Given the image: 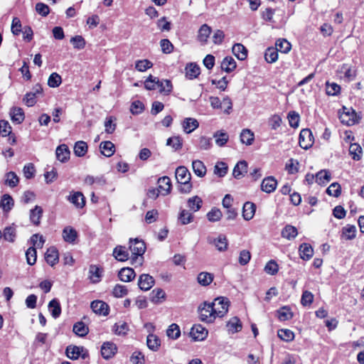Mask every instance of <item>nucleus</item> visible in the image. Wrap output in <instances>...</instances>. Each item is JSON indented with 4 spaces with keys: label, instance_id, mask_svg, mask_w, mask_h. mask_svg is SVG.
Masks as SVG:
<instances>
[{
    "label": "nucleus",
    "instance_id": "f257e3e1",
    "mask_svg": "<svg viewBox=\"0 0 364 364\" xmlns=\"http://www.w3.org/2000/svg\"><path fill=\"white\" fill-rule=\"evenodd\" d=\"M131 252V263L135 267H139L143 264V255L146 250V245L144 241L137 238L129 240V247Z\"/></svg>",
    "mask_w": 364,
    "mask_h": 364
},
{
    "label": "nucleus",
    "instance_id": "f03ea898",
    "mask_svg": "<svg viewBox=\"0 0 364 364\" xmlns=\"http://www.w3.org/2000/svg\"><path fill=\"white\" fill-rule=\"evenodd\" d=\"M210 304L216 318L223 317L228 311L230 301L227 298L218 297Z\"/></svg>",
    "mask_w": 364,
    "mask_h": 364
},
{
    "label": "nucleus",
    "instance_id": "7ed1b4c3",
    "mask_svg": "<svg viewBox=\"0 0 364 364\" xmlns=\"http://www.w3.org/2000/svg\"><path fill=\"white\" fill-rule=\"evenodd\" d=\"M65 354L71 360H77L79 358L86 359L89 357L88 350L85 348L74 345H70L66 348Z\"/></svg>",
    "mask_w": 364,
    "mask_h": 364
},
{
    "label": "nucleus",
    "instance_id": "20e7f679",
    "mask_svg": "<svg viewBox=\"0 0 364 364\" xmlns=\"http://www.w3.org/2000/svg\"><path fill=\"white\" fill-rule=\"evenodd\" d=\"M343 109L346 111H344L340 115V119L343 124H346L348 126H352L358 123L360 117L358 116L357 113L353 109H348L346 107Z\"/></svg>",
    "mask_w": 364,
    "mask_h": 364
},
{
    "label": "nucleus",
    "instance_id": "39448f33",
    "mask_svg": "<svg viewBox=\"0 0 364 364\" xmlns=\"http://www.w3.org/2000/svg\"><path fill=\"white\" fill-rule=\"evenodd\" d=\"M299 144L301 148L308 149L314 144V136L309 129H304L301 131L299 139Z\"/></svg>",
    "mask_w": 364,
    "mask_h": 364
},
{
    "label": "nucleus",
    "instance_id": "423d86ee",
    "mask_svg": "<svg viewBox=\"0 0 364 364\" xmlns=\"http://www.w3.org/2000/svg\"><path fill=\"white\" fill-rule=\"evenodd\" d=\"M200 318L206 323H212L216 318L210 303H204L202 307L199 308Z\"/></svg>",
    "mask_w": 364,
    "mask_h": 364
},
{
    "label": "nucleus",
    "instance_id": "0eeeda50",
    "mask_svg": "<svg viewBox=\"0 0 364 364\" xmlns=\"http://www.w3.org/2000/svg\"><path fill=\"white\" fill-rule=\"evenodd\" d=\"M190 336L194 341H203L208 336V331L200 324H195L191 329Z\"/></svg>",
    "mask_w": 364,
    "mask_h": 364
},
{
    "label": "nucleus",
    "instance_id": "6e6552de",
    "mask_svg": "<svg viewBox=\"0 0 364 364\" xmlns=\"http://www.w3.org/2000/svg\"><path fill=\"white\" fill-rule=\"evenodd\" d=\"M117 351V346L112 342H105L101 347L102 356L106 360L112 358Z\"/></svg>",
    "mask_w": 364,
    "mask_h": 364
},
{
    "label": "nucleus",
    "instance_id": "1a4fd4ad",
    "mask_svg": "<svg viewBox=\"0 0 364 364\" xmlns=\"http://www.w3.org/2000/svg\"><path fill=\"white\" fill-rule=\"evenodd\" d=\"M90 307L96 314L107 316L109 314V306L102 301L95 300L92 301Z\"/></svg>",
    "mask_w": 364,
    "mask_h": 364
},
{
    "label": "nucleus",
    "instance_id": "9d476101",
    "mask_svg": "<svg viewBox=\"0 0 364 364\" xmlns=\"http://www.w3.org/2000/svg\"><path fill=\"white\" fill-rule=\"evenodd\" d=\"M277 186V181L273 176L264 178L261 183V189L262 191L270 193L274 192Z\"/></svg>",
    "mask_w": 364,
    "mask_h": 364
},
{
    "label": "nucleus",
    "instance_id": "9b49d317",
    "mask_svg": "<svg viewBox=\"0 0 364 364\" xmlns=\"http://www.w3.org/2000/svg\"><path fill=\"white\" fill-rule=\"evenodd\" d=\"M154 285V278L147 274L140 275L138 280V286L143 291L149 290Z\"/></svg>",
    "mask_w": 364,
    "mask_h": 364
},
{
    "label": "nucleus",
    "instance_id": "f8f14e48",
    "mask_svg": "<svg viewBox=\"0 0 364 364\" xmlns=\"http://www.w3.org/2000/svg\"><path fill=\"white\" fill-rule=\"evenodd\" d=\"M43 213V208L39 205H36L29 213L31 223L36 226H38L41 223Z\"/></svg>",
    "mask_w": 364,
    "mask_h": 364
},
{
    "label": "nucleus",
    "instance_id": "ddd939ff",
    "mask_svg": "<svg viewBox=\"0 0 364 364\" xmlns=\"http://www.w3.org/2000/svg\"><path fill=\"white\" fill-rule=\"evenodd\" d=\"M158 188L161 191V195L166 196L171 190V179L168 176H163L158 179Z\"/></svg>",
    "mask_w": 364,
    "mask_h": 364
},
{
    "label": "nucleus",
    "instance_id": "4468645a",
    "mask_svg": "<svg viewBox=\"0 0 364 364\" xmlns=\"http://www.w3.org/2000/svg\"><path fill=\"white\" fill-rule=\"evenodd\" d=\"M68 200L77 208H82L85 205V198L83 194L79 191L70 194Z\"/></svg>",
    "mask_w": 364,
    "mask_h": 364
},
{
    "label": "nucleus",
    "instance_id": "2eb2a0df",
    "mask_svg": "<svg viewBox=\"0 0 364 364\" xmlns=\"http://www.w3.org/2000/svg\"><path fill=\"white\" fill-rule=\"evenodd\" d=\"M176 178L178 183L191 181V173L185 166H179L176 170Z\"/></svg>",
    "mask_w": 364,
    "mask_h": 364
},
{
    "label": "nucleus",
    "instance_id": "dca6fc26",
    "mask_svg": "<svg viewBox=\"0 0 364 364\" xmlns=\"http://www.w3.org/2000/svg\"><path fill=\"white\" fill-rule=\"evenodd\" d=\"M118 277L122 282H129L135 278L136 274L132 268L124 267L119 271Z\"/></svg>",
    "mask_w": 364,
    "mask_h": 364
},
{
    "label": "nucleus",
    "instance_id": "f3484780",
    "mask_svg": "<svg viewBox=\"0 0 364 364\" xmlns=\"http://www.w3.org/2000/svg\"><path fill=\"white\" fill-rule=\"evenodd\" d=\"M211 33V28L207 24H203L198 32L197 39L201 45H205Z\"/></svg>",
    "mask_w": 364,
    "mask_h": 364
},
{
    "label": "nucleus",
    "instance_id": "a211bd4d",
    "mask_svg": "<svg viewBox=\"0 0 364 364\" xmlns=\"http://www.w3.org/2000/svg\"><path fill=\"white\" fill-rule=\"evenodd\" d=\"M62 236L65 242L73 244L75 243L78 235L73 228L67 226L63 229Z\"/></svg>",
    "mask_w": 364,
    "mask_h": 364
},
{
    "label": "nucleus",
    "instance_id": "6ab92c4d",
    "mask_svg": "<svg viewBox=\"0 0 364 364\" xmlns=\"http://www.w3.org/2000/svg\"><path fill=\"white\" fill-rule=\"evenodd\" d=\"M299 252L301 259L308 261L314 255V250L311 245L308 243H302L299 247Z\"/></svg>",
    "mask_w": 364,
    "mask_h": 364
},
{
    "label": "nucleus",
    "instance_id": "aec40b11",
    "mask_svg": "<svg viewBox=\"0 0 364 364\" xmlns=\"http://www.w3.org/2000/svg\"><path fill=\"white\" fill-rule=\"evenodd\" d=\"M70 150L66 144H60L55 151L56 158L60 162H65L70 158Z\"/></svg>",
    "mask_w": 364,
    "mask_h": 364
},
{
    "label": "nucleus",
    "instance_id": "412c9836",
    "mask_svg": "<svg viewBox=\"0 0 364 364\" xmlns=\"http://www.w3.org/2000/svg\"><path fill=\"white\" fill-rule=\"evenodd\" d=\"M9 114L13 122L21 124L23 122L25 115L21 107H13L11 108Z\"/></svg>",
    "mask_w": 364,
    "mask_h": 364
},
{
    "label": "nucleus",
    "instance_id": "4be33fe9",
    "mask_svg": "<svg viewBox=\"0 0 364 364\" xmlns=\"http://www.w3.org/2000/svg\"><path fill=\"white\" fill-rule=\"evenodd\" d=\"M199 126L197 119L191 117L185 118L182 122V127L184 132L190 134L196 129Z\"/></svg>",
    "mask_w": 364,
    "mask_h": 364
},
{
    "label": "nucleus",
    "instance_id": "5701e85b",
    "mask_svg": "<svg viewBox=\"0 0 364 364\" xmlns=\"http://www.w3.org/2000/svg\"><path fill=\"white\" fill-rule=\"evenodd\" d=\"M247 172V163L245 161H239L233 168L232 175L235 178H242Z\"/></svg>",
    "mask_w": 364,
    "mask_h": 364
},
{
    "label": "nucleus",
    "instance_id": "b1692460",
    "mask_svg": "<svg viewBox=\"0 0 364 364\" xmlns=\"http://www.w3.org/2000/svg\"><path fill=\"white\" fill-rule=\"evenodd\" d=\"M46 261L50 266H54L59 259L58 252L55 247H51L48 248L45 254Z\"/></svg>",
    "mask_w": 364,
    "mask_h": 364
},
{
    "label": "nucleus",
    "instance_id": "393cba45",
    "mask_svg": "<svg viewBox=\"0 0 364 364\" xmlns=\"http://www.w3.org/2000/svg\"><path fill=\"white\" fill-rule=\"evenodd\" d=\"M186 77L189 80L196 78L200 73V67L193 63H191L186 66Z\"/></svg>",
    "mask_w": 364,
    "mask_h": 364
},
{
    "label": "nucleus",
    "instance_id": "a878e982",
    "mask_svg": "<svg viewBox=\"0 0 364 364\" xmlns=\"http://www.w3.org/2000/svg\"><path fill=\"white\" fill-rule=\"evenodd\" d=\"M210 243L215 245L218 250L222 252L225 251L228 248V240L225 235H220L217 238L214 240L208 239Z\"/></svg>",
    "mask_w": 364,
    "mask_h": 364
},
{
    "label": "nucleus",
    "instance_id": "bb28decb",
    "mask_svg": "<svg viewBox=\"0 0 364 364\" xmlns=\"http://www.w3.org/2000/svg\"><path fill=\"white\" fill-rule=\"evenodd\" d=\"M220 67L223 70L229 73L232 72L236 68L237 63L232 57L226 56L221 62Z\"/></svg>",
    "mask_w": 364,
    "mask_h": 364
},
{
    "label": "nucleus",
    "instance_id": "cd10ccee",
    "mask_svg": "<svg viewBox=\"0 0 364 364\" xmlns=\"http://www.w3.org/2000/svg\"><path fill=\"white\" fill-rule=\"evenodd\" d=\"M256 205L251 202H246L242 208V217L245 220H251L255 213Z\"/></svg>",
    "mask_w": 364,
    "mask_h": 364
},
{
    "label": "nucleus",
    "instance_id": "c85d7f7f",
    "mask_svg": "<svg viewBox=\"0 0 364 364\" xmlns=\"http://www.w3.org/2000/svg\"><path fill=\"white\" fill-rule=\"evenodd\" d=\"M113 256L120 262H125L129 259V252L124 246L118 245L113 250Z\"/></svg>",
    "mask_w": 364,
    "mask_h": 364
},
{
    "label": "nucleus",
    "instance_id": "c756f323",
    "mask_svg": "<svg viewBox=\"0 0 364 364\" xmlns=\"http://www.w3.org/2000/svg\"><path fill=\"white\" fill-rule=\"evenodd\" d=\"M232 53L240 60H244L247 56V48L241 43H235L232 48Z\"/></svg>",
    "mask_w": 364,
    "mask_h": 364
},
{
    "label": "nucleus",
    "instance_id": "7c9ffc66",
    "mask_svg": "<svg viewBox=\"0 0 364 364\" xmlns=\"http://www.w3.org/2000/svg\"><path fill=\"white\" fill-rule=\"evenodd\" d=\"M227 328L230 333H235L242 330V326L237 317L231 318L227 323Z\"/></svg>",
    "mask_w": 364,
    "mask_h": 364
},
{
    "label": "nucleus",
    "instance_id": "2f4dec72",
    "mask_svg": "<svg viewBox=\"0 0 364 364\" xmlns=\"http://www.w3.org/2000/svg\"><path fill=\"white\" fill-rule=\"evenodd\" d=\"M356 228L353 225H347L342 228L341 238L346 240H351L355 237Z\"/></svg>",
    "mask_w": 364,
    "mask_h": 364
},
{
    "label": "nucleus",
    "instance_id": "473e14b6",
    "mask_svg": "<svg viewBox=\"0 0 364 364\" xmlns=\"http://www.w3.org/2000/svg\"><path fill=\"white\" fill-rule=\"evenodd\" d=\"M100 148L101 153L107 157L112 156L115 152V146L110 141L101 142Z\"/></svg>",
    "mask_w": 364,
    "mask_h": 364
},
{
    "label": "nucleus",
    "instance_id": "72a5a7b5",
    "mask_svg": "<svg viewBox=\"0 0 364 364\" xmlns=\"http://www.w3.org/2000/svg\"><path fill=\"white\" fill-rule=\"evenodd\" d=\"M213 138L218 146H223L229 140V135L224 130H219L214 133Z\"/></svg>",
    "mask_w": 364,
    "mask_h": 364
},
{
    "label": "nucleus",
    "instance_id": "f704fd0d",
    "mask_svg": "<svg viewBox=\"0 0 364 364\" xmlns=\"http://www.w3.org/2000/svg\"><path fill=\"white\" fill-rule=\"evenodd\" d=\"M240 141L247 146L252 145L255 140V134L249 129H244L240 133Z\"/></svg>",
    "mask_w": 364,
    "mask_h": 364
},
{
    "label": "nucleus",
    "instance_id": "c9c22d12",
    "mask_svg": "<svg viewBox=\"0 0 364 364\" xmlns=\"http://www.w3.org/2000/svg\"><path fill=\"white\" fill-rule=\"evenodd\" d=\"M214 279V275L212 273L207 272H202L198 274L197 277L198 282L203 287L210 284Z\"/></svg>",
    "mask_w": 364,
    "mask_h": 364
},
{
    "label": "nucleus",
    "instance_id": "e433bc0d",
    "mask_svg": "<svg viewBox=\"0 0 364 364\" xmlns=\"http://www.w3.org/2000/svg\"><path fill=\"white\" fill-rule=\"evenodd\" d=\"M146 345L152 351H157L161 346L159 338L154 334H149L146 338Z\"/></svg>",
    "mask_w": 364,
    "mask_h": 364
},
{
    "label": "nucleus",
    "instance_id": "4c0bfd02",
    "mask_svg": "<svg viewBox=\"0 0 364 364\" xmlns=\"http://www.w3.org/2000/svg\"><path fill=\"white\" fill-rule=\"evenodd\" d=\"M202 204L203 200L198 196L191 197L188 198V200H187L188 208L190 209V210H192L193 212L198 211L202 207Z\"/></svg>",
    "mask_w": 364,
    "mask_h": 364
},
{
    "label": "nucleus",
    "instance_id": "58836bf2",
    "mask_svg": "<svg viewBox=\"0 0 364 364\" xmlns=\"http://www.w3.org/2000/svg\"><path fill=\"white\" fill-rule=\"evenodd\" d=\"M331 179V173L326 169L318 171L316 174V182L319 185H325Z\"/></svg>",
    "mask_w": 364,
    "mask_h": 364
},
{
    "label": "nucleus",
    "instance_id": "ea45409f",
    "mask_svg": "<svg viewBox=\"0 0 364 364\" xmlns=\"http://www.w3.org/2000/svg\"><path fill=\"white\" fill-rule=\"evenodd\" d=\"M73 332L80 337H84L89 333V328L82 321H78L73 325Z\"/></svg>",
    "mask_w": 364,
    "mask_h": 364
},
{
    "label": "nucleus",
    "instance_id": "a19ab883",
    "mask_svg": "<svg viewBox=\"0 0 364 364\" xmlns=\"http://www.w3.org/2000/svg\"><path fill=\"white\" fill-rule=\"evenodd\" d=\"M297 235V229L290 225H286L282 231V236L289 240L294 239Z\"/></svg>",
    "mask_w": 364,
    "mask_h": 364
},
{
    "label": "nucleus",
    "instance_id": "79ce46f5",
    "mask_svg": "<svg viewBox=\"0 0 364 364\" xmlns=\"http://www.w3.org/2000/svg\"><path fill=\"white\" fill-rule=\"evenodd\" d=\"M192 168L195 174L199 177H203L206 173V167L200 160H195L193 161Z\"/></svg>",
    "mask_w": 364,
    "mask_h": 364
},
{
    "label": "nucleus",
    "instance_id": "37998d69",
    "mask_svg": "<svg viewBox=\"0 0 364 364\" xmlns=\"http://www.w3.org/2000/svg\"><path fill=\"white\" fill-rule=\"evenodd\" d=\"M14 205V200L11 196L9 194H4L1 199L0 201V208H1L4 211L9 212L11 210Z\"/></svg>",
    "mask_w": 364,
    "mask_h": 364
},
{
    "label": "nucleus",
    "instance_id": "c03bdc74",
    "mask_svg": "<svg viewBox=\"0 0 364 364\" xmlns=\"http://www.w3.org/2000/svg\"><path fill=\"white\" fill-rule=\"evenodd\" d=\"M84 182L86 185L88 186L96 184L97 186H102L106 183V179L103 176L96 177L92 176H87L84 179Z\"/></svg>",
    "mask_w": 364,
    "mask_h": 364
},
{
    "label": "nucleus",
    "instance_id": "a18cd8bd",
    "mask_svg": "<svg viewBox=\"0 0 364 364\" xmlns=\"http://www.w3.org/2000/svg\"><path fill=\"white\" fill-rule=\"evenodd\" d=\"M275 48L277 51L283 53H287L291 48V43L284 38L278 39L275 43Z\"/></svg>",
    "mask_w": 364,
    "mask_h": 364
},
{
    "label": "nucleus",
    "instance_id": "49530a36",
    "mask_svg": "<svg viewBox=\"0 0 364 364\" xmlns=\"http://www.w3.org/2000/svg\"><path fill=\"white\" fill-rule=\"evenodd\" d=\"M48 309L54 318L60 316L61 314V307L59 301L57 299H54L49 302Z\"/></svg>",
    "mask_w": 364,
    "mask_h": 364
},
{
    "label": "nucleus",
    "instance_id": "de8ad7c7",
    "mask_svg": "<svg viewBox=\"0 0 364 364\" xmlns=\"http://www.w3.org/2000/svg\"><path fill=\"white\" fill-rule=\"evenodd\" d=\"M87 144L83 141H78L74 146V154L79 157L84 156L87 152Z\"/></svg>",
    "mask_w": 364,
    "mask_h": 364
},
{
    "label": "nucleus",
    "instance_id": "09e8293b",
    "mask_svg": "<svg viewBox=\"0 0 364 364\" xmlns=\"http://www.w3.org/2000/svg\"><path fill=\"white\" fill-rule=\"evenodd\" d=\"M265 60L268 63H275L278 59V51L274 47L267 48L264 53Z\"/></svg>",
    "mask_w": 364,
    "mask_h": 364
},
{
    "label": "nucleus",
    "instance_id": "8fccbe9b",
    "mask_svg": "<svg viewBox=\"0 0 364 364\" xmlns=\"http://www.w3.org/2000/svg\"><path fill=\"white\" fill-rule=\"evenodd\" d=\"M278 318L282 321L289 320L292 318L293 314L288 306H283L277 311Z\"/></svg>",
    "mask_w": 364,
    "mask_h": 364
},
{
    "label": "nucleus",
    "instance_id": "3c124183",
    "mask_svg": "<svg viewBox=\"0 0 364 364\" xmlns=\"http://www.w3.org/2000/svg\"><path fill=\"white\" fill-rule=\"evenodd\" d=\"M157 87L159 88V92L164 95H169L172 91V83L169 80H159Z\"/></svg>",
    "mask_w": 364,
    "mask_h": 364
},
{
    "label": "nucleus",
    "instance_id": "603ef678",
    "mask_svg": "<svg viewBox=\"0 0 364 364\" xmlns=\"http://www.w3.org/2000/svg\"><path fill=\"white\" fill-rule=\"evenodd\" d=\"M100 269L96 265H91L89 269L90 279L92 283H97L102 277Z\"/></svg>",
    "mask_w": 364,
    "mask_h": 364
},
{
    "label": "nucleus",
    "instance_id": "864d4df0",
    "mask_svg": "<svg viewBox=\"0 0 364 364\" xmlns=\"http://www.w3.org/2000/svg\"><path fill=\"white\" fill-rule=\"evenodd\" d=\"M166 294L161 289H155L151 293V300L154 304H159L165 299Z\"/></svg>",
    "mask_w": 364,
    "mask_h": 364
},
{
    "label": "nucleus",
    "instance_id": "5fc2aeb1",
    "mask_svg": "<svg viewBox=\"0 0 364 364\" xmlns=\"http://www.w3.org/2000/svg\"><path fill=\"white\" fill-rule=\"evenodd\" d=\"M166 335L169 338L173 340H176L181 336V330L178 324L172 323L171 324L167 331Z\"/></svg>",
    "mask_w": 364,
    "mask_h": 364
},
{
    "label": "nucleus",
    "instance_id": "6e6d98bb",
    "mask_svg": "<svg viewBox=\"0 0 364 364\" xmlns=\"http://www.w3.org/2000/svg\"><path fill=\"white\" fill-rule=\"evenodd\" d=\"M178 218L182 225H187L193 222V215L188 210L183 209L180 211Z\"/></svg>",
    "mask_w": 364,
    "mask_h": 364
},
{
    "label": "nucleus",
    "instance_id": "4d7b16f0",
    "mask_svg": "<svg viewBox=\"0 0 364 364\" xmlns=\"http://www.w3.org/2000/svg\"><path fill=\"white\" fill-rule=\"evenodd\" d=\"M278 337L284 341L290 342L294 338V333L289 329H280L277 331Z\"/></svg>",
    "mask_w": 364,
    "mask_h": 364
},
{
    "label": "nucleus",
    "instance_id": "13d9d810",
    "mask_svg": "<svg viewBox=\"0 0 364 364\" xmlns=\"http://www.w3.org/2000/svg\"><path fill=\"white\" fill-rule=\"evenodd\" d=\"M349 154L352 156L353 159L358 161L361 158L362 148L358 144H351L349 147Z\"/></svg>",
    "mask_w": 364,
    "mask_h": 364
},
{
    "label": "nucleus",
    "instance_id": "bf43d9fd",
    "mask_svg": "<svg viewBox=\"0 0 364 364\" xmlns=\"http://www.w3.org/2000/svg\"><path fill=\"white\" fill-rule=\"evenodd\" d=\"M2 234L5 240L9 242H14L16 236V231L14 227L9 226L4 228Z\"/></svg>",
    "mask_w": 364,
    "mask_h": 364
},
{
    "label": "nucleus",
    "instance_id": "052dcab7",
    "mask_svg": "<svg viewBox=\"0 0 364 364\" xmlns=\"http://www.w3.org/2000/svg\"><path fill=\"white\" fill-rule=\"evenodd\" d=\"M62 83V77L57 73H53L48 79V85L50 87L55 88Z\"/></svg>",
    "mask_w": 364,
    "mask_h": 364
},
{
    "label": "nucleus",
    "instance_id": "680f3d73",
    "mask_svg": "<svg viewBox=\"0 0 364 364\" xmlns=\"http://www.w3.org/2000/svg\"><path fill=\"white\" fill-rule=\"evenodd\" d=\"M113 331L115 334L118 336H124L129 331V326L127 323L124 321H119L114 324L113 326Z\"/></svg>",
    "mask_w": 364,
    "mask_h": 364
},
{
    "label": "nucleus",
    "instance_id": "e2e57ef3",
    "mask_svg": "<svg viewBox=\"0 0 364 364\" xmlns=\"http://www.w3.org/2000/svg\"><path fill=\"white\" fill-rule=\"evenodd\" d=\"M282 122V117L279 114H273L268 119V125L272 130H277Z\"/></svg>",
    "mask_w": 364,
    "mask_h": 364
},
{
    "label": "nucleus",
    "instance_id": "0e129e2a",
    "mask_svg": "<svg viewBox=\"0 0 364 364\" xmlns=\"http://www.w3.org/2000/svg\"><path fill=\"white\" fill-rule=\"evenodd\" d=\"M166 145L171 146L174 150H179L182 148L183 140L179 136L170 137L167 139Z\"/></svg>",
    "mask_w": 364,
    "mask_h": 364
},
{
    "label": "nucleus",
    "instance_id": "69168bd1",
    "mask_svg": "<svg viewBox=\"0 0 364 364\" xmlns=\"http://www.w3.org/2000/svg\"><path fill=\"white\" fill-rule=\"evenodd\" d=\"M223 216L220 209L213 208L207 213V218L210 222H218Z\"/></svg>",
    "mask_w": 364,
    "mask_h": 364
},
{
    "label": "nucleus",
    "instance_id": "338daca9",
    "mask_svg": "<svg viewBox=\"0 0 364 364\" xmlns=\"http://www.w3.org/2000/svg\"><path fill=\"white\" fill-rule=\"evenodd\" d=\"M326 193L331 196L338 197L341 193V187L338 183H331L326 189Z\"/></svg>",
    "mask_w": 364,
    "mask_h": 364
},
{
    "label": "nucleus",
    "instance_id": "774afa93",
    "mask_svg": "<svg viewBox=\"0 0 364 364\" xmlns=\"http://www.w3.org/2000/svg\"><path fill=\"white\" fill-rule=\"evenodd\" d=\"M128 294V289L124 285L116 284L112 290V294L116 298H122Z\"/></svg>",
    "mask_w": 364,
    "mask_h": 364
}]
</instances>
